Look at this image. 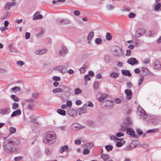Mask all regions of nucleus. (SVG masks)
Wrapping results in <instances>:
<instances>
[{
	"instance_id": "a211bd4d",
	"label": "nucleus",
	"mask_w": 161,
	"mask_h": 161,
	"mask_svg": "<svg viewBox=\"0 0 161 161\" xmlns=\"http://www.w3.org/2000/svg\"><path fill=\"white\" fill-rule=\"evenodd\" d=\"M10 139L11 141L13 143V145H14V146L18 145L19 143V141L17 138H13Z\"/></svg>"
},
{
	"instance_id": "f3484780",
	"label": "nucleus",
	"mask_w": 161,
	"mask_h": 161,
	"mask_svg": "<svg viewBox=\"0 0 161 161\" xmlns=\"http://www.w3.org/2000/svg\"><path fill=\"white\" fill-rule=\"evenodd\" d=\"M21 114V111L19 109H17L13 112L11 115V117H14L15 116L19 115Z\"/></svg>"
},
{
	"instance_id": "5701e85b",
	"label": "nucleus",
	"mask_w": 161,
	"mask_h": 161,
	"mask_svg": "<svg viewBox=\"0 0 161 161\" xmlns=\"http://www.w3.org/2000/svg\"><path fill=\"white\" fill-rule=\"evenodd\" d=\"M57 112L59 114L63 116L66 115V111L63 109H58L57 110Z\"/></svg>"
},
{
	"instance_id": "3c124183",
	"label": "nucleus",
	"mask_w": 161,
	"mask_h": 161,
	"mask_svg": "<svg viewBox=\"0 0 161 161\" xmlns=\"http://www.w3.org/2000/svg\"><path fill=\"white\" fill-rule=\"evenodd\" d=\"M136 16V15L135 14L133 13H130L129 14V17L130 18H134Z\"/></svg>"
},
{
	"instance_id": "0e129e2a",
	"label": "nucleus",
	"mask_w": 161,
	"mask_h": 161,
	"mask_svg": "<svg viewBox=\"0 0 161 161\" xmlns=\"http://www.w3.org/2000/svg\"><path fill=\"white\" fill-rule=\"evenodd\" d=\"M131 53V50L129 49H127L126 50V56H129L130 55Z\"/></svg>"
},
{
	"instance_id": "7c9ffc66",
	"label": "nucleus",
	"mask_w": 161,
	"mask_h": 161,
	"mask_svg": "<svg viewBox=\"0 0 161 161\" xmlns=\"http://www.w3.org/2000/svg\"><path fill=\"white\" fill-rule=\"evenodd\" d=\"M105 147L107 151H110L112 150L113 147L112 145H107L105 146Z\"/></svg>"
},
{
	"instance_id": "39448f33",
	"label": "nucleus",
	"mask_w": 161,
	"mask_h": 161,
	"mask_svg": "<svg viewBox=\"0 0 161 161\" xmlns=\"http://www.w3.org/2000/svg\"><path fill=\"white\" fill-rule=\"evenodd\" d=\"M114 105V102L113 101L105 100L103 101L102 104V105L104 107H107L108 109L112 108Z\"/></svg>"
},
{
	"instance_id": "6ab92c4d",
	"label": "nucleus",
	"mask_w": 161,
	"mask_h": 161,
	"mask_svg": "<svg viewBox=\"0 0 161 161\" xmlns=\"http://www.w3.org/2000/svg\"><path fill=\"white\" fill-rule=\"evenodd\" d=\"M121 71L122 74L123 75L125 76H130L131 75V74L130 72V71L128 70L122 69Z\"/></svg>"
},
{
	"instance_id": "dca6fc26",
	"label": "nucleus",
	"mask_w": 161,
	"mask_h": 161,
	"mask_svg": "<svg viewBox=\"0 0 161 161\" xmlns=\"http://www.w3.org/2000/svg\"><path fill=\"white\" fill-rule=\"evenodd\" d=\"M47 50L46 49H42L41 50H37L35 51V53L37 55H41L46 53Z\"/></svg>"
},
{
	"instance_id": "bb28decb",
	"label": "nucleus",
	"mask_w": 161,
	"mask_h": 161,
	"mask_svg": "<svg viewBox=\"0 0 161 161\" xmlns=\"http://www.w3.org/2000/svg\"><path fill=\"white\" fill-rule=\"evenodd\" d=\"M136 142H137L136 141H133L130 144V147L131 148H133L137 146L136 144Z\"/></svg>"
},
{
	"instance_id": "f704fd0d",
	"label": "nucleus",
	"mask_w": 161,
	"mask_h": 161,
	"mask_svg": "<svg viewBox=\"0 0 161 161\" xmlns=\"http://www.w3.org/2000/svg\"><path fill=\"white\" fill-rule=\"evenodd\" d=\"M62 24H69L70 23V21L67 19H63Z\"/></svg>"
},
{
	"instance_id": "4468645a",
	"label": "nucleus",
	"mask_w": 161,
	"mask_h": 161,
	"mask_svg": "<svg viewBox=\"0 0 161 161\" xmlns=\"http://www.w3.org/2000/svg\"><path fill=\"white\" fill-rule=\"evenodd\" d=\"M142 76H147L150 74V72L148 69L142 67Z\"/></svg>"
},
{
	"instance_id": "79ce46f5",
	"label": "nucleus",
	"mask_w": 161,
	"mask_h": 161,
	"mask_svg": "<svg viewBox=\"0 0 161 161\" xmlns=\"http://www.w3.org/2000/svg\"><path fill=\"white\" fill-rule=\"evenodd\" d=\"M99 86V82L98 81H95L94 84V87L95 89L97 90L98 89Z\"/></svg>"
},
{
	"instance_id": "58836bf2",
	"label": "nucleus",
	"mask_w": 161,
	"mask_h": 161,
	"mask_svg": "<svg viewBox=\"0 0 161 161\" xmlns=\"http://www.w3.org/2000/svg\"><path fill=\"white\" fill-rule=\"evenodd\" d=\"M59 71L62 73H64L66 72L64 68L63 65H60L59 66Z\"/></svg>"
},
{
	"instance_id": "473e14b6",
	"label": "nucleus",
	"mask_w": 161,
	"mask_h": 161,
	"mask_svg": "<svg viewBox=\"0 0 161 161\" xmlns=\"http://www.w3.org/2000/svg\"><path fill=\"white\" fill-rule=\"evenodd\" d=\"M11 97L13 99L15 102H18L19 100V98L15 95H12L11 96Z\"/></svg>"
},
{
	"instance_id": "a878e982",
	"label": "nucleus",
	"mask_w": 161,
	"mask_h": 161,
	"mask_svg": "<svg viewBox=\"0 0 161 161\" xmlns=\"http://www.w3.org/2000/svg\"><path fill=\"white\" fill-rule=\"evenodd\" d=\"M67 148H68L67 145L61 147L60 148V153H62L64 151H65L66 152V150Z\"/></svg>"
},
{
	"instance_id": "6e6552de",
	"label": "nucleus",
	"mask_w": 161,
	"mask_h": 161,
	"mask_svg": "<svg viewBox=\"0 0 161 161\" xmlns=\"http://www.w3.org/2000/svg\"><path fill=\"white\" fill-rule=\"evenodd\" d=\"M68 52L66 47L62 45L61 49L59 51L58 53L60 56H64Z\"/></svg>"
},
{
	"instance_id": "72a5a7b5",
	"label": "nucleus",
	"mask_w": 161,
	"mask_h": 161,
	"mask_svg": "<svg viewBox=\"0 0 161 161\" xmlns=\"http://www.w3.org/2000/svg\"><path fill=\"white\" fill-rule=\"evenodd\" d=\"M106 39L107 40H111L112 39V36L108 32L106 33Z\"/></svg>"
},
{
	"instance_id": "20e7f679",
	"label": "nucleus",
	"mask_w": 161,
	"mask_h": 161,
	"mask_svg": "<svg viewBox=\"0 0 161 161\" xmlns=\"http://www.w3.org/2000/svg\"><path fill=\"white\" fill-rule=\"evenodd\" d=\"M114 55L116 56H122L124 53L122 49L120 47L115 46L114 48V50L113 51Z\"/></svg>"
},
{
	"instance_id": "864d4df0",
	"label": "nucleus",
	"mask_w": 161,
	"mask_h": 161,
	"mask_svg": "<svg viewBox=\"0 0 161 161\" xmlns=\"http://www.w3.org/2000/svg\"><path fill=\"white\" fill-rule=\"evenodd\" d=\"M16 64L22 66L25 64V63L23 61H19L17 62Z\"/></svg>"
},
{
	"instance_id": "9d476101",
	"label": "nucleus",
	"mask_w": 161,
	"mask_h": 161,
	"mask_svg": "<svg viewBox=\"0 0 161 161\" xmlns=\"http://www.w3.org/2000/svg\"><path fill=\"white\" fill-rule=\"evenodd\" d=\"M127 62L128 64L133 65L137 64L138 62L136 58H132L129 59L127 60Z\"/></svg>"
},
{
	"instance_id": "9b49d317",
	"label": "nucleus",
	"mask_w": 161,
	"mask_h": 161,
	"mask_svg": "<svg viewBox=\"0 0 161 161\" xmlns=\"http://www.w3.org/2000/svg\"><path fill=\"white\" fill-rule=\"evenodd\" d=\"M87 105H84L81 108L78 109V111L79 112V114L80 115L81 113L85 114L87 113Z\"/></svg>"
},
{
	"instance_id": "e2e57ef3",
	"label": "nucleus",
	"mask_w": 161,
	"mask_h": 161,
	"mask_svg": "<svg viewBox=\"0 0 161 161\" xmlns=\"http://www.w3.org/2000/svg\"><path fill=\"white\" fill-rule=\"evenodd\" d=\"M150 62V60L148 58H146L143 60V63L144 64H147Z\"/></svg>"
},
{
	"instance_id": "0eeeda50",
	"label": "nucleus",
	"mask_w": 161,
	"mask_h": 161,
	"mask_svg": "<svg viewBox=\"0 0 161 161\" xmlns=\"http://www.w3.org/2000/svg\"><path fill=\"white\" fill-rule=\"evenodd\" d=\"M85 128V126H82L77 123H74L71 125V129L74 130H77L81 128Z\"/></svg>"
},
{
	"instance_id": "ea45409f",
	"label": "nucleus",
	"mask_w": 161,
	"mask_h": 161,
	"mask_svg": "<svg viewBox=\"0 0 161 161\" xmlns=\"http://www.w3.org/2000/svg\"><path fill=\"white\" fill-rule=\"evenodd\" d=\"M95 43L97 45L101 44L102 42V40L101 38H97L95 41Z\"/></svg>"
},
{
	"instance_id": "6e6d98bb",
	"label": "nucleus",
	"mask_w": 161,
	"mask_h": 161,
	"mask_svg": "<svg viewBox=\"0 0 161 161\" xmlns=\"http://www.w3.org/2000/svg\"><path fill=\"white\" fill-rule=\"evenodd\" d=\"M136 132L138 134V135L141 136L142 135L143 132L142 131L139 129H137L136 130Z\"/></svg>"
},
{
	"instance_id": "4be33fe9",
	"label": "nucleus",
	"mask_w": 161,
	"mask_h": 161,
	"mask_svg": "<svg viewBox=\"0 0 161 161\" xmlns=\"http://www.w3.org/2000/svg\"><path fill=\"white\" fill-rule=\"evenodd\" d=\"M110 77L113 78H116L119 76V74L115 72H112L110 73Z\"/></svg>"
},
{
	"instance_id": "4c0bfd02",
	"label": "nucleus",
	"mask_w": 161,
	"mask_h": 161,
	"mask_svg": "<svg viewBox=\"0 0 161 161\" xmlns=\"http://www.w3.org/2000/svg\"><path fill=\"white\" fill-rule=\"evenodd\" d=\"M9 48L10 51L11 52L16 53L17 52V50L13 48V47L11 45H10L9 46Z\"/></svg>"
},
{
	"instance_id": "c03bdc74",
	"label": "nucleus",
	"mask_w": 161,
	"mask_h": 161,
	"mask_svg": "<svg viewBox=\"0 0 161 161\" xmlns=\"http://www.w3.org/2000/svg\"><path fill=\"white\" fill-rule=\"evenodd\" d=\"M19 106V104L17 103H14L12 104V108L13 109H16Z\"/></svg>"
},
{
	"instance_id": "f03ea898",
	"label": "nucleus",
	"mask_w": 161,
	"mask_h": 161,
	"mask_svg": "<svg viewBox=\"0 0 161 161\" xmlns=\"http://www.w3.org/2000/svg\"><path fill=\"white\" fill-rule=\"evenodd\" d=\"M56 138L55 134L54 132L49 131L46 132L44 136L43 142L49 144H53L54 140Z\"/></svg>"
},
{
	"instance_id": "c9c22d12",
	"label": "nucleus",
	"mask_w": 161,
	"mask_h": 161,
	"mask_svg": "<svg viewBox=\"0 0 161 161\" xmlns=\"http://www.w3.org/2000/svg\"><path fill=\"white\" fill-rule=\"evenodd\" d=\"M20 88L18 86H15L11 89V91H14L15 92L19 91L20 90Z\"/></svg>"
},
{
	"instance_id": "a19ab883",
	"label": "nucleus",
	"mask_w": 161,
	"mask_h": 161,
	"mask_svg": "<svg viewBox=\"0 0 161 161\" xmlns=\"http://www.w3.org/2000/svg\"><path fill=\"white\" fill-rule=\"evenodd\" d=\"M144 77L143 76H141L139 80L138 81V85L140 86L142 84V83L144 80Z\"/></svg>"
},
{
	"instance_id": "5fc2aeb1",
	"label": "nucleus",
	"mask_w": 161,
	"mask_h": 161,
	"mask_svg": "<svg viewBox=\"0 0 161 161\" xmlns=\"http://www.w3.org/2000/svg\"><path fill=\"white\" fill-rule=\"evenodd\" d=\"M107 7L108 10H111L114 8V6L110 4L107 5Z\"/></svg>"
},
{
	"instance_id": "1a4fd4ad",
	"label": "nucleus",
	"mask_w": 161,
	"mask_h": 161,
	"mask_svg": "<svg viewBox=\"0 0 161 161\" xmlns=\"http://www.w3.org/2000/svg\"><path fill=\"white\" fill-rule=\"evenodd\" d=\"M126 133L128 135H130L136 138L137 136L136 135L134 131L132 129L129 127L126 128Z\"/></svg>"
},
{
	"instance_id": "f8f14e48",
	"label": "nucleus",
	"mask_w": 161,
	"mask_h": 161,
	"mask_svg": "<svg viewBox=\"0 0 161 161\" xmlns=\"http://www.w3.org/2000/svg\"><path fill=\"white\" fill-rule=\"evenodd\" d=\"M67 114L70 116L75 117L76 115L77 112L75 110L70 108H68L67 110Z\"/></svg>"
},
{
	"instance_id": "338daca9",
	"label": "nucleus",
	"mask_w": 161,
	"mask_h": 161,
	"mask_svg": "<svg viewBox=\"0 0 161 161\" xmlns=\"http://www.w3.org/2000/svg\"><path fill=\"white\" fill-rule=\"evenodd\" d=\"M85 69H86V68H85L84 67L82 66L79 69L80 73H84L85 71Z\"/></svg>"
},
{
	"instance_id": "4d7b16f0",
	"label": "nucleus",
	"mask_w": 161,
	"mask_h": 161,
	"mask_svg": "<svg viewBox=\"0 0 161 161\" xmlns=\"http://www.w3.org/2000/svg\"><path fill=\"white\" fill-rule=\"evenodd\" d=\"M124 134L123 133L120 132H118L116 134V136L118 137L123 136H124Z\"/></svg>"
},
{
	"instance_id": "680f3d73",
	"label": "nucleus",
	"mask_w": 161,
	"mask_h": 161,
	"mask_svg": "<svg viewBox=\"0 0 161 161\" xmlns=\"http://www.w3.org/2000/svg\"><path fill=\"white\" fill-rule=\"evenodd\" d=\"M72 105V103L71 101L70 100L68 101L67 102V107L69 106V107H70Z\"/></svg>"
},
{
	"instance_id": "de8ad7c7",
	"label": "nucleus",
	"mask_w": 161,
	"mask_h": 161,
	"mask_svg": "<svg viewBox=\"0 0 161 161\" xmlns=\"http://www.w3.org/2000/svg\"><path fill=\"white\" fill-rule=\"evenodd\" d=\"M63 19H58L56 20V23L58 24H62Z\"/></svg>"
},
{
	"instance_id": "2eb2a0df",
	"label": "nucleus",
	"mask_w": 161,
	"mask_h": 161,
	"mask_svg": "<svg viewBox=\"0 0 161 161\" xmlns=\"http://www.w3.org/2000/svg\"><path fill=\"white\" fill-rule=\"evenodd\" d=\"M40 12H37L34 14V17L33 19L35 20L38 19H41L42 18L43 16L42 15L39 14Z\"/></svg>"
},
{
	"instance_id": "e433bc0d",
	"label": "nucleus",
	"mask_w": 161,
	"mask_h": 161,
	"mask_svg": "<svg viewBox=\"0 0 161 161\" xmlns=\"http://www.w3.org/2000/svg\"><path fill=\"white\" fill-rule=\"evenodd\" d=\"M161 7V4L160 3H157L155 7V10L156 11L158 10Z\"/></svg>"
},
{
	"instance_id": "c85d7f7f",
	"label": "nucleus",
	"mask_w": 161,
	"mask_h": 161,
	"mask_svg": "<svg viewBox=\"0 0 161 161\" xmlns=\"http://www.w3.org/2000/svg\"><path fill=\"white\" fill-rule=\"evenodd\" d=\"M160 64L158 61H157L154 65V69H158L160 68Z\"/></svg>"
},
{
	"instance_id": "a18cd8bd",
	"label": "nucleus",
	"mask_w": 161,
	"mask_h": 161,
	"mask_svg": "<svg viewBox=\"0 0 161 161\" xmlns=\"http://www.w3.org/2000/svg\"><path fill=\"white\" fill-rule=\"evenodd\" d=\"M30 118L31 119V121L32 123H34L35 122L36 120V119L33 115L31 116Z\"/></svg>"
},
{
	"instance_id": "37998d69",
	"label": "nucleus",
	"mask_w": 161,
	"mask_h": 161,
	"mask_svg": "<svg viewBox=\"0 0 161 161\" xmlns=\"http://www.w3.org/2000/svg\"><path fill=\"white\" fill-rule=\"evenodd\" d=\"M11 134H14L16 131V130L15 128L10 127L9 129Z\"/></svg>"
},
{
	"instance_id": "09e8293b",
	"label": "nucleus",
	"mask_w": 161,
	"mask_h": 161,
	"mask_svg": "<svg viewBox=\"0 0 161 161\" xmlns=\"http://www.w3.org/2000/svg\"><path fill=\"white\" fill-rule=\"evenodd\" d=\"M90 153V151L88 149H85L83 152L84 155L88 154Z\"/></svg>"
},
{
	"instance_id": "052dcab7",
	"label": "nucleus",
	"mask_w": 161,
	"mask_h": 161,
	"mask_svg": "<svg viewBox=\"0 0 161 161\" xmlns=\"http://www.w3.org/2000/svg\"><path fill=\"white\" fill-rule=\"evenodd\" d=\"M45 152L47 155H50L51 154V152L49 149L46 148L45 150Z\"/></svg>"
},
{
	"instance_id": "f257e3e1",
	"label": "nucleus",
	"mask_w": 161,
	"mask_h": 161,
	"mask_svg": "<svg viewBox=\"0 0 161 161\" xmlns=\"http://www.w3.org/2000/svg\"><path fill=\"white\" fill-rule=\"evenodd\" d=\"M3 150L8 153L13 154L18 152V148L13 145L10 139H6L4 141L3 143Z\"/></svg>"
},
{
	"instance_id": "13d9d810",
	"label": "nucleus",
	"mask_w": 161,
	"mask_h": 161,
	"mask_svg": "<svg viewBox=\"0 0 161 161\" xmlns=\"http://www.w3.org/2000/svg\"><path fill=\"white\" fill-rule=\"evenodd\" d=\"M39 95V94L38 93H34L32 94V97L34 98H36L38 97Z\"/></svg>"
},
{
	"instance_id": "423d86ee",
	"label": "nucleus",
	"mask_w": 161,
	"mask_h": 161,
	"mask_svg": "<svg viewBox=\"0 0 161 161\" xmlns=\"http://www.w3.org/2000/svg\"><path fill=\"white\" fill-rule=\"evenodd\" d=\"M146 31L144 29H138L136 32L135 36L137 38L140 37L145 33Z\"/></svg>"
},
{
	"instance_id": "49530a36",
	"label": "nucleus",
	"mask_w": 161,
	"mask_h": 161,
	"mask_svg": "<svg viewBox=\"0 0 161 161\" xmlns=\"http://www.w3.org/2000/svg\"><path fill=\"white\" fill-rule=\"evenodd\" d=\"M158 130V129H157L148 130L146 131V132L147 133H153L156 131Z\"/></svg>"
},
{
	"instance_id": "603ef678",
	"label": "nucleus",
	"mask_w": 161,
	"mask_h": 161,
	"mask_svg": "<svg viewBox=\"0 0 161 161\" xmlns=\"http://www.w3.org/2000/svg\"><path fill=\"white\" fill-rule=\"evenodd\" d=\"M63 91L65 90V92H68L69 90V88L68 86H63Z\"/></svg>"
},
{
	"instance_id": "412c9836",
	"label": "nucleus",
	"mask_w": 161,
	"mask_h": 161,
	"mask_svg": "<svg viewBox=\"0 0 161 161\" xmlns=\"http://www.w3.org/2000/svg\"><path fill=\"white\" fill-rule=\"evenodd\" d=\"M139 115L144 119H146L147 117V115L146 112L143 109L142 110L140 114Z\"/></svg>"
},
{
	"instance_id": "774afa93",
	"label": "nucleus",
	"mask_w": 161,
	"mask_h": 161,
	"mask_svg": "<svg viewBox=\"0 0 161 161\" xmlns=\"http://www.w3.org/2000/svg\"><path fill=\"white\" fill-rule=\"evenodd\" d=\"M30 36V33L29 32H26L25 33V37L26 39H29Z\"/></svg>"
},
{
	"instance_id": "cd10ccee",
	"label": "nucleus",
	"mask_w": 161,
	"mask_h": 161,
	"mask_svg": "<svg viewBox=\"0 0 161 161\" xmlns=\"http://www.w3.org/2000/svg\"><path fill=\"white\" fill-rule=\"evenodd\" d=\"M63 91V90L61 88H57L53 89V92L55 93L61 92H62Z\"/></svg>"
},
{
	"instance_id": "bf43d9fd",
	"label": "nucleus",
	"mask_w": 161,
	"mask_h": 161,
	"mask_svg": "<svg viewBox=\"0 0 161 161\" xmlns=\"http://www.w3.org/2000/svg\"><path fill=\"white\" fill-rule=\"evenodd\" d=\"M53 79L54 80L59 81L60 80V77L58 76H53Z\"/></svg>"
},
{
	"instance_id": "c756f323",
	"label": "nucleus",
	"mask_w": 161,
	"mask_h": 161,
	"mask_svg": "<svg viewBox=\"0 0 161 161\" xmlns=\"http://www.w3.org/2000/svg\"><path fill=\"white\" fill-rule=\"evenodd\" d=\"M82 92V90L79 88H76L75 89V95L80 94Z\"/></svg>"
},
{
	"instance_id": "7ed1b4c3",
	"label": "nucleus",
	"mask_w": 161,
	"mask_h": 161,
	"mask_svg": "<svg viewBox=\"0 0 161 161\" xmlns=\"http://www.w3.org/2000/svg\"><path fill=\"white\" fill-rule=\"evenodd\" d=\"M132 124V121L131 118L129 117H126L124 119L123 123L121 125V128L119 129V131H125L126 128Z\"/></svg>"
},
{
	"instance_id": "aec40b11",
	"label": "nucleus",
	"mask_w": 161,
	"mask_h": 161,
	"mask_svg": "<svg viewBox=\"0 0 161 161\" xmlns=\"http://www.w3.org/2000/svg\"><path fill=\"white\" fill-rule=\"evenodd\" d=\"M1 111L0 113L3 114H8L10 112V108H6L4 109H1L0 110Z\"/></svg>"
},
{
	"instance_id": "393cba45",
	"label": "nucleus",
	"mask_w": 161,
	"mask_h": 161,
	"mask_svg": "<svg viewBox=\"0 0 161 161\" xmlns=\"http://www.w3.org/2000/svg\"><path fill=\"white\" fill-rule=\"evenodd\" d=\"M94 33L93 32H90L88 34V36L87 37V40L88 41L91 40L92 38L94 36Z\"/></svg>"
},
{
	"instance_id": "2f4dec72",
	"label": "nucleus",
	"mask_w": 161,
	"mask_h": 161,
	"mask_svg": "<svg viewBox=\"0 0 161 161\" xmlns=\"http://www.w3.org/2000/svg\"><path fill=\"white\" fill-rule=\"evenodd\" d=\"M11 7L10 3L8 2L6 3L4 8L5 10H8Z\"/></svg>"
},
{
	"instance_id": "69168bd1",
	"label": "nucleus",
	"mask_w": 161,
	"mask_h": 161,
	"mask_svg": "<svg viewBox=\"0 0 161 161\" xmlns=\"http://www.w3.org/2000/svg\"><path fill=\"white\" fill-rule=\"evenodd\" d=\"M75 143L77 145H80L81 144V141L78 139L75 140Z\"/></svg>"
},
{
	"instance_id": "8fccbe9b",
	"label": "nucleus",
	"mask_w": 161,
	"mask_h": 161,
	"mask_svg": "<svg viewBox=\"0 0 161 161\" xmlns=\"http://www.w3.org/2000/svg\"><path fill=\"white\" fill-rule=\"evenodd\" d=\"M84 78L85 81H88L90 80V77L88 74L84 76Z\"/></svg>"
},
{
	"instance_id": "ddd939ff",
	"label": "nucleus",
	"mask_w": 161,
	"mask_h": 161,
	"mask_svg": "<svg viewBox=\"0 0 161 161\" xmlns=\"http://www.w3.org/2000/svg\"><path fill=\"white\" fill-rule=\"evenodd\" d=\"M125 93L127 96V98L128 99H130L132 95V91L129 89H126L125 90Z\"/></svg>"
},
{
	"instance_id": "b1692460",
	"label": "nucleus",
	"mask_w": 161,
	"mask_h": 161,
	"mask_svg": "<svg viewBox=\"0 0 161 161\" xmlns=\"http://www.w3.org/2000/svg\"><path fill=\"white\" fill-rule=\"evenodd\" d=\"M101 157L102 159L104 160H106L109 159V157L108 155L102 153L101 155Z\"/></svg>"
}]
</instances>
